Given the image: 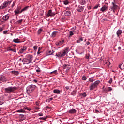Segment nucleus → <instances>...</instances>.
Listing matches in <instances>:
<instances>
[{
	"label": "nucleus",
	"instance_id": "f257e3e1",
	"mask_svg": "<svg viewBox=\"0 0 124 124\" xmlns=\"http://www.w3.org/2000/svg\"><path fill=\"white\" fill-rule=\"evenodd\" d=\"M67 53H68V48H66L62 51H60V52L57 53L56 57H58V58L64 57V56H65Z\"/></svg>",
	"mask_w": 124,
	"mask_h": 124
},
{
	"label": "nucleus",
	"instance_id": "f03ea898",
	"mask_svg": "<svg viewBox=\"0 0 124 124\" xmlns=\"http://www.w3.org/2000/svg\"><path fill=\"white\" fill-rule=\"evenodd\" d=\"M100 84V81L97 80L95 81L94 83H92L90 86L89 87V89L90 91H93V90H94L96 87L98 86Z\"/></svg>",
	"mask_w": 124,
	"mask_h": 124
},
{
	"label": "nucleus",
	"instance_id": "7ed1b4c3",
	"mask_svg": "<svg viewBox=\"0 0 124 124\" xmlns=\"http://www.w3.org/2000/svg\"><path fill=\"white\" fill-rule=\"evenodd\" d=\"M36 87V86L34 85H29L26 88L27 93H31L34 91V89H35Z\"/></svg>",
	"mask_w": 124,
	"mask_h": 124
},
{
	"label": "nucleus",
	"instance_id": "20e7f679",
	"mask_svg": "<svg viewBox=\"0 0 124 124\" xmlns=\"http://www.w3.org/2000/svg\"><path fill=\"white\" fill-rule=\"evenodd\" d=\"M12 2V0H7L5 1L1 6H0V9H4V8H6L7 6H8L9 4H10Z\"/></svg>",
	"mask_w": 124,
	"mask_h": 124
},
{
	"label": "nucleus",
	"instance_id": "39448f33",
	"mask_svg": "<svg viewBox=\"0 0 124 124\" xmlns=\"http://www.w3.org/2000/svg\"><path fill=\"white\" fill-rule=\"evenodd\" d=\"M16 89L15 87H8L5 89V91L6 93H11V92H14Z\"/></svg>",
	"mask_w": 124,
	"mask_h": 124
},
{
	"label": "nucleus",
	"instance_id": "423d86ee",
	"mask_svg": "<svg viewBox=\"0 0 124 124\" xmlns=\"http://www.w3.org/2000/svg\"><path fill=\"white\" fill-rule=\"evenodd\" d=\"M114 1L112 2L111 4L112 6H111L110 8L112 9V10H115V9H117L118 8V5L116 4V1L115 0H113Z\"/></svg>",
	"mask_w": 124,
	"mask_h": 124
},
{
	"label": "nucleus",
	"instance_id": "0eeeda50",
	"mask_svg": "<svg viewBox=\"0 0 124 124\" xmlns=\"http://www.w3.org/2000/svg\"><path fill=\"white\" fill-rule=\"evenodd\" d=\"M55 14H55V13L52 12L51 10H49L48 11L47 16V17H54V16H55Z\"/></svg>",
	"mask_w": 124,
	"mask_h": 124
},
{
	"label": "nucleus",
	"instance_id": "6e6552de",
	"mask_svg": "<svg viewBox=\"0 0 124 124\" xmlns=\"http://www.w3.org/2000/svg\"><path fill=\"white\" fill-rule=\"evenodd\" d=\"M22 62H23V64H30V63L31 62L30 60L27 59V58H24L22 60Z\"/></svg>",
	"mask_w": 124,
	"mask_h": 124
},
{
	"label": "nucleus",
	"instance_id": "1a4fd4ad",
	"mask_svg": "<svg viewBox=\"0 0 124 124\" xmlns=\"http://www.w3.org/2000/svg\"><path fill=\"white\" fill-rule=\"evenodd\" d=\"M107 10H108V6L105 5L102 6L100 9V11H102V12H105V11H107Z\"/></svg>",
	"mask_w": 124,
	"mask_h": 124
},
{
	"label": "nucleus",
	"instance_id": "9d476101",
	"mask_svg": "<svg viewBox=\"0 0 124 124\" xmlns=\"http://www.w3.org/2000/svg\"><path fill=\"white\" fill-rule=\"evenodd\" d=\"M64 15L65 16H67V17L70 16L71 15V11L70 10L65 11Z\"/></svg>",
	"mask_w": 124,
	"mask_h": 124
},
{
	"label": "nucleus",
	"instance_id": "9b49d317",
	"mask_svg": "<svg viewBox=\"0 0 124 124\" xmlns=\"http://www.w3.org/2000/svg\"><path fill=\"white\" fill-rule=\"evenodd\" d=\"M32 58H33V57L31 55L28 54L26 56V58L30 61V62L32 61Z\"/></svg>",
	"mask_w": 124,
	"mask_h": 124
},
{
	"label": "nucleus",
	"instance_id": "f8f14e48",
	"mask_svg": "<svg viewBox=\"0 0 124 124\" xmlns=\"http://www.w3.org/2000/svg\"><path fill=\"white\" fill-rule=\"evenodd\" d=\"M27 50V46H23L22 47H21L19 49L20 53H23V52H25Z\"/></svg>",
	"mask_w": 124,
	"mask_h": 124
},
{
	"label": "nucleus",
	"instance_id": "ddd939ff",
	"mask_svg": "<svg viewBox=\"0 0 124 124\" xmlns=\"http://www.w3.org/2000/svg\"><path fill=\"white\" fill-rule=\"evenodd\" d=\"M63 42H64V40H63L59 42H57L56 43V45H57V46H61L63 44Z\"/></svg>",
	"mask_w": 124,
	"mask_h": 124
},
{
	"label": "nucleus",
	"instance_id": "4468645a",
	"mask_svg": "<svg viewBox=\"0 0 124 124\" xmlns=\"http://www.w3.org/2000/svg\"><path fill=\"white\" fill-rule=\"evenodd\" d=\"M9 14H7L3 16L2 19L4 21H7L9 19Z\"/></svg>",
	"mask_w": 124,
	"mask_h": 124
},
{
	"label": "nucleus",
	"instance_id": "2eb2a0df",
	"mask_svg": "<svg viewBox=\"0 0 124 124\" xmlns=\"http://www.w3.org/2000/svg\"><path fill=\"white\" fill-rule=\"evenodd\" d=\"M77 11L78 12H82L83 10H84V7L82 6H79L78 8L77 9Z\"/></svg>",
	"mask_w": 124,
	"mask_h": 124
},
{
	"label": "nucleus",
	"instance_id": "dca6fc26",
	"mask_svg": "<svg viewBox=\"0 0 124 124\" xmlns=\"http://www.w3.org/2000/svg\"><path fill=\"white\" fill-rule=\"evenodd\" d=\"M0 81L5 82L6 81V78L3 75L0 76Z\"/></svg>",
	"mask_w": 124,
	"mask_h": 124
},
{
	"label": "nucleus",
	"instance_id": "f3484780",
	"mask_svg": "<svg viewBox=\"0 0 124 124\" xmlns=\"http://www.w3.org/2000/svg\"><path fill=\"white\" fill-rule=\"evenodd\" d=\"M79 2L82 5H84V4L87 3V0H79Z\"/></svg>",
	"mask_w": 124,
	"mask_h": 124
},
{
	"label": "nucleus",
	"instance_id": "a211bd4d",
	"mask_svg": "<svg viewBox=\"0 0 124 124\" xmlns=\"http://www.w3.org/2000/svg\"><path fill=\"white\" fill-rule=\"evenodd\" d=\"M69 113L70 114H75L76 113V110L75 108H72L69 110Z\"/></svg>",
	"mask_w": 124,
	"mask_h": 124
},
{
	"label": "nucleus",
	"instance_id": "6ab92c4d",
	"mask_svg": "<svg viewBox=\"0 0 124 124\" xmlns=\"http://www.w3.org/2000/svg\"><path fill=\"white\" fill-rule=\"evenodd\" d=\"M63 3L65 5H68L70 3V1L69 0H64Z\"/></svg>",
	"mask_w": 124,
	"mask_h": 124
},
{
	"label": "nucleus",
	"instance_id": "aec40b11",
	"mask_svg": "<svg viewBox=\"0 0 124 124\" xmlns=\"http://www.w3.org/2000/svg\"><path fill=\"white\" fill-rule=\"evenodd\" d=\"M13 42H15V43H21V41H20V39L18 38H15L13 40Z\"/></svg>",
	"mask_w": 124,
	"mask_h": 124
},
{
	"label": "nucleus",
	"instance_id": "412c9836",
	"mask_svg": "<svg viewBox=\"0 0 124 124\" xmlns=\"http://www.w3.org/2000/svg\"><path fill=\"white\" fill-rule=\"evenodd\" d=\"M54 93H62V91L59 89H54L53 90Z\"/></svg>",
	"mask_w": 124,
	"mask_h": 124
},
{
	"label": "nucleus",
	"instance_id": "4be33fe9",
	"mask_svg": "<svg viewBox=\"0 0 124 124\" xmlns=\"http://www.w3.org/2000/svg\"><path fill=\"white\" fill-rule=\"evenodd\" d=\"M30 6H27L25 7H24L23 9H22L21 11H20V13H22V12H23V11H26L27 10H28V9H29Z\"/></svg>",
	"mask_w": 124,
	"mask_h": 124
},
{
	"label": "nucleus",
	"instance_id": "5701e85b",
	"mask_svg": "<svg viewBox=\"0 0 124 124\" xmlns=\"http://www.w3.org/2000/svg\"><path fill=\"white\" fill-rule=\"evenodd\" d=\"M116 34H117L118 37H119V36H120V34H122V31L121 30L119 29L116 32Z\"/></svg>",
	"mask_w": 124,
	"mask_h": 124
},
{
	"label": "nucleus",
	"instance_id": "b1692460",
	"mask_svg": "<svg viewBox=\"0 0 124 124\" xmlns=\"http://www.w3.org/2000/svg\"><path fill=\"white\" fill-rule=\"evenodd\" d=\"M11 73L15 75H19V71H12Z\"/></svg>",
	"mask_w": 124,
	"mask_h": 124
},
{
	"label": "nucleus",
	"instance_id": "393cba45",
	"mask_svg": "<svg viewBox=\"0 0 124 124\" xmlns=\"http://www.w3.org/2000/svg\"><path fill=\"white\" fill-rule=\"evenodd\" d=\"M81 95H82V97H86L87 96V93L83 92L81 93Z\"/></svg>",
	"mask_w": 124,
	"mask_h": 124
},
{
	"label": "nucleus",
	"instance_id": "a878e982",
	"mask_svg": "<svg viewBox=\"0 0 124 124\" xmlns=\"http://www.w3.org/2000/svg\"><path fill=\"white\" fill-rule=\"evenodd\" d=\"M42 31H43V29H42V28L39 29V30H38V31H37L38 34H40V33H41V32H42Z\"/></svg>",
	"mask_w": 124,
	"mask_h": 124
},
{
	"label": "nucleus",
	"instance_id": "bb28decb",
	"mask_svg": "<svg viewBox=\"0 0 124 124\" xmlns=\"http://www.w3.org/2000/svg\"><path fill=\"white\" fill-rule=\"evenodd\" d=\"M17 113H25V111L24 110V109H21L19 110H17Z\"/></svg>",
	"mask_w": 124,
	"mask_h": 124
},
{
	"label": "nucleus",
	"instance_id": "cd10ccee",
	"mask_svg": "<svg viewBox=\"0 0 124 124\" xmlns=\"http://www.w3.org/2000/svg\"><path fill=\"white\" fill-rule=\"evenodd\" d=\"M105 64L106 65V66H110V61H107Z\"/></svg>",
	"mask_w": 124,
	"mask_h": 124
},
{
	"label": "nucleus",
	"instance_id": "c85d7f7f",
	"mask_svg": "<svg viewBox=\"0 0 124 124\" xmlns=\"http://www.w3.org/2000/svg\"><path fill=\"white\" fill-rule=\"evenodd\" d=\"M24 21L23 19H19V20L16 21V24H22V22Z\"/></svg>",
	"mask_w": 124,
	"mask_h": 124
},
{
	"label": "nucleus",
	"instance_id": "c756f323",
	"mask_svg": "<svg viewBox=\"0 0 124 124\" xmlns=\"http://www.w3.org/2000/svg\"><path fill=\"white\" fill-rule=\"evenodd\" d=\"M71 95H73L74 96V95H75V94H76V90L73 91L71 92Z\"/></svg>",
	"mask_w": 124,
	"mask_h": 124
},
{
	"label": "nucleus",
	"instance_id": "7c9ffc66",
	"mask_svg": "<svg viewBox=\"0 0 124 124\" xmlns=\"http://www.w3.org/2000/svg\"><path fill=\"white\" fill-rule=\"evenodd\" d=\"M89 82L93 83V82L94 81V79L93 78V77H91L89 78Z\"/></svg>",
	"mask_w": 124,
	"mask_h": 124
},
{
	"label": "nucleus",
	"instance_id": "2f4dec72",
	"mask_svg": "<svg viewBox=\"0 0 124 124\" xmlns=\"http://www.w3.org/2000/svg\"><path fill=\"white\" fill-rule=\"evenodd\" d=\"M54 53H55V52L53 50H52V51H49L48 52V54H48L47 56H50L51 55H53V54H54Z\"/></svg>",
	"mask_w": 124,
	"mask_h": 124
},
{
	"label": "nucleus",
	"instance_id": "473e14b6",
	"mask_svg": "<svg viewBox=\"0 0 124 124\" xmlns=\"http://www.w3.org/2000/svg\"><path fill=\"white\" fill-rule=\"evenodd\" d=\"M14 12L15 14H19V13H21V11H20L19 10H16L14 11Z\"/></svg>",
	"mask_w": 124,
	"mask_h": 124
},
{
	"label": "nucleus",
	"instance_id": "72a5a7b5",
	"mask_svg": "<svg viewBox=\"0 0 124 124\" xmlns=\"http://www.w3.org/2000/svg\"><path fill=\"white\" fill-rule=\"evenodd\" d=\"M8 31H9L8 30H5V31H3V34H7V33H8Z\"/></svg>",
	"mask_w": 124,
	"mask_h": 124
},
{
	"label": "nucleus",
	"instance_id": "f704fd0d",
	"mask_svg": "<svg viewBox=\"0 0 124 124\" xmlns=\"http://www.w3.org/2000/svg\"><path fill=\"white\" fill-rule=\"evenodd\" d=\"M39 120H46V119H47V117H40L39 118Z\"/></svg>",
	"mask_w": 124,
	"mask_h": 124
},
{
	"label": "nucleus",
	"instance_id": "c9c22d12",
	"mask_svg": "<svg viewBox=\"0 0 124 124\" xmlns=\"http://www.w3.org/2000/svg\"><path fill=\"white\" fill-rule=\"evenodd\" d=\"M82 80L83 81H86L87 80V77L86 76H83L82 78Z\"/></svg>",
	"mask_w": 124,
	"mask_h": 124
},
{
	"label": "nucleus",
	"instance_id": "e433bc0d",
	"mask_svg": "<svg viewBox=\"0 0 124 124\" xmlns=\"http://www.w3.org/2000/svg\"><path fill=\"white\" fill-rule=\"evenodd\" d=\"M73 32H74L73 31H70L69 36H72V35H73L74 34V33Z\"/></svg>",
	"mask_w": 124,
	"mask_h": 124
},
{
	"label": "nucleus",
	"instance_id": "4c0bfd02",
	"mask_svg": "<svg viewBox=\"0 0 124 124\" xmlns=\"http://www.w3.org/2000/svg\"><path fill=\"white\" fill-rule=\"evenodd\" d=\"M57 70H55L51 72H50V74H56V73H57Z\"/></svg>",
	"mask_w": 124,
	"mask_h": 124
},
{
	"label": "nucleus",
	"instance_id": "58836bf2",
	"mask_svg": "<svg viewBox=\"0 0 124 124\" xmlns=\"http://www.w3.org/2000/svg\"><path fill=\"white\" fill-rule=\"evenodd\" d=\"M112 82H113V79H112V78H110L108 81V83H109V84H111Z\"/></svg>",
	"mask_w": 124,
	"mask_h": 124
},
{
	"label": "nucleus",
	"instance_id": "ea45409f",
	"mask_svg": "<svg viewBox=\"0 0 124 124\" xmlns=\"http://www.w3.org/2000/svg\"><path fill=\"white\" fill-rule=\"evenodd\" d=\"M112 90H113V89H112V88H111V87H108V92H111V91H112Z\"/></svg>",
	"mask_w": 124,
	"mask_h": 124
},
{
	"label": "nucleus",
	"instance_id": "a19ab883",
	"mask_svg": "<svg viewBox=\"0 0 124 124\" xmlns=\"http://www.w3.org/2000/svg\"><path fill=\"white\" fill-rule=\"evenodd\" d=\"M3 31V27H1L0 26V32H2Z\"/></svg>",
	"mask_w": 124,
	"mask_h": 124
},
{
	"label": "nucleus",
	"instance_id": "79ce46f5",
	"mask_svg": "<svg viewBox=\"0 0 124 124\" xmlns=\"http://www.w3.org/2000/svg\"><path fill=\"white\" fill-rule=\"evenodd\" d=\"M15 4H16V2L14 1L12 5V7H14V6H15Z\"/></svg>",
	"mask_w": 124,
	"mask_h": 124
},
{
	"label": "nucleus",
	"instance_id": "37998d69",
	"mask_svg": "<svg viewBox=\"0 0 124 124\" xmlns=\"http://www.w3.org/2000/svg\"><path fill=\"white\" fill-rule=\"evenodd\" d=\"M10 51H12V52H14L15 53H16V49H10Z\"/></svg>",
	"mask_w": 124,
	"mask_h": 124
},
{
	"label": "nucleus",
	"instance_id": "c03bdc74",
	"mask_svg": "<svg viewBox=\"0 0 124 124\" xmlns=\"http://www.w3.org/2000/svg\"><path fill=\"white\" fill-rule=\"evenodd\" d=\"M56 32H53L52 36H56Z\"/></svg>",
	"mask_w": 124,
	"mask_h": 124
},
{
	"label": "nucleus",
	"instance_id": "a18cd8bd",
	"mask_svg": "<svg viewBox=\"0 0 124 124\" xmlns=\"http://www.w3.org/2000/svg\"><path fill=\"white\" fill-rule=\"evenodd\" d=\"M34 50H37V46H33Z\"/></svg>",
	"mask_w": 124,
	"mask_h": 124
},
{
	"label": "nucleus",
	"instance_id": "49530a36",
	"mask_svg": "<svg viewBox=\"0 0 124 124\" xmlns=\"http://www.w3.org/2000/svg\"><path fill=\"white\" fill-rule=\"evenodd\" d=\"M104 2H105V4H107V5L109 4V2H108L107 1H105V0Z\"/></svg>",
	"mask_w": 124,
	"mask_h": 124
},
{
	"label": "nucleus",
	"instance_id": "de8ad7c7",
	"mask_svg": "<svg viewBox=\"0 0 124 124\" xmlns=\"http://www.w3.org/2000/svg\"><path fill=\"white\" fill-rule=\"evenodd\" d=\"M2 104H3V101H0V105H2Z\"/></svg>",
	"mask_w": 124,
	"mask_h": 124
},
{
	"label": "nucleus",
	"instance_id": "09e8293b",
	"mask_svg": "<svg viewBox=\"0 0 124 124\" xmlns=\"http://www.w3.org/2000/svg\"><path fill=\"white\" fill-rule=\"evenodd\" d=\"M38 115H39V116H43V113H38Z\"/></svg>",
	"mask_w": 124,
	"mask_h": 124
},
{
	"label": "nucleus",
	"instance_id": "8fccbe9b",
	"mask_svg": "<svg viewBox=\"0 0 124 124\" xmlns=\"http://www.w3.org/2000/svg\"><path fill=\"white\" fill-rule=\"evenodd\" d=\"M67 66H69V65H66V64L64 65V67H65V68H66V67H67Z\"/></svg>",
	"mask_w": 124,
	"mask_h": 124
},
{
	"label": "nucleus",
	"instance_id": "3c124183",
	"mask_svg": "<svg viewBox=\"0 0 124 124\" xmlns=\"http://www.w3.org/2000/svg\"><path fill=\"white\" fill-rule=\"evenodd\" d=\"M65 89L66 90H69V86H66Z\"/></svg>",
	"mask_w": 124,
	"mask_h": 124
},
{
	"label": "nucleus",
	"instance_id": "603ef678",
	"mask_svg": "<svg viewBox=\"0 0 124 124\" xmlns=\"http://www.w3.org/2000/svg\"><path fill=\"white\" fill-rule=\"evenodd\" d=\"M36 72H37V73L40 72V69H37V70H36Z\"/></svg>",
	"mask_w": 124,
	"mask_h": 124
},
{
	"label": "nucleus",
	"instance_id": "864d4df0",
	"mask_svg": "<svg viewBox=\"0 0 124 124\" xmlns=\"http://www.w3.org/2000/svg\"><path fill=\"white\" fill-rule=\"evenodd\" d=\"M97 8H98V6H95L94 7V9H96Z\"/></svg>",
	"mask_w": 124,
	"mask_h": 124
},
{
	"label": "nucleus",
	"instance_id": "5fc2aeb1",
	"mask_svg": "<svg viewBox=\"0 0 124 124\" xmlns=\"http://www.w3.org/2000/svg\"><path fill=\"white\" fill-rule=\"evenodd\" d=\"M46 108H47V109H51V108H50L49 106H47L46 107Z\"/></svg>",
	"mask_w": 124,
	"mask_h": 124
},
{
	"label": "nucleus",
	"instance_id": "6e6d98bb",
	"mask_svg": "<svg viewBox=\"0 0 124 124\" xmlns=\"http://www.w3.org/2000/svg\"><path fill=\"white\" fill-rule=\"evenodd\" d=\"M86 44H87V45H90V42H86Z\"/></svg>",
	"mask_w": 124,
	"mask_h": 124
},
{
	"label": "nucleus",
	"instance_id": "4d7b16f0",
	"mask_svg": "<svg viewBox=\"0 0 124 124\" xmlns=\"http://www.w3.org/2000/svg\"><path fill=\"white\" fill-rule=\"evenodd\" d=\"M79 41H83V38H79Z\"/></svg>",
	"mask_w": 124,
	"mask_h": 124
},
{
	"label": "nucleus",
	"instance_id": "13d9d810",
	"mask_svg": "<svg viewBox=\"0 0 124 124\" xmlns=\"http://www.w3.org/2000/svg\"><path fill=\"white\" fill-rule=\"evenodd\" d=\"M118 50H121V49H122V48L121 47V46H119L118 47Z\"/></svg>",
	"mask_w": 124,
	"mask_h": 124
},
{
	"label": "nucleus",
	"instance_id": "bf43d9fd",
	"mask_svg": "<svg viewBox=\"0 0 124 124\" xmlns=\"http://www.w3.org/2000/svg\"><path fill=\"white\" fill-rule=\"evenodd\" d=\"M33 81L35 83H37V80L34 79Z\"/></svg>",
	"mask_w": 124,
	"mask_h": 124
},
{
	"label": "nucleus",
	"instance_id": "052dcab7",
	"mask_svg": "<svg viewBox=\"0 0 124 124\" xmlns=\"http://www.w3.org/2000/svg\"><path fill=\"white\" fill-rule=\"evenodd\" d=\"M23 60H22V58H19V62H22Z\"/></svg>",
	"mask_w": 124,
	"mask_h": 124
},
{
	"label": "nucleus",
	"instance_id": "680f3d73",
	"mask_svg": "<svg viewBox=\"0 0 124 124\" xmlns=\"http://www.w3.org/2000/svg\"><path fill=\"white\" fill-rule=\"evenodd\" d=\"M49 100H50V101L53 100V98H52V97H51V98H49Z\"/></svg>",
	"mask_w": 124,
	"mask_h": 124
},
{
	"label": "nucleus",
	"instance_id": "e2e57ef3",
	"mask_svg": "<svg viewBox=\"0 0 124 124\" xmlns=\"http://www.w3.org/2000/svg\"><path fill=\"white\" fill-rule=\"evenodd\" d=\"M77 42L78 43H80V41H79V40H77Z\"/></svg>",
	"mask_w": 124,
	"mask_h": 124
},
{
	"label": "nucleus",
	"instance_id": "0e129e2a",
	"mask_svg": "<svg viewBox=\"0 0 124 124\" xmlns=\"http://www.w3.org/2000/svg\"><path fill=\"white\" fill-rule=\"evenodd\" d=\"M121 65H119V68H120L121 69H122V68H121Z\"/></svg>",
	"mask_w": 124,
	"mask_h": 124
},
{
	"label": "nucleus",
	"instance_id": "69168bd1",
	"mask_svg": "<svg viewBox=\"0 0 124 124\" xmlns=\"http://www.w3.org/2000/svg\"><path fill=\"white\" fill-rule=\"evenodd\" d=\"M35 108H36V109H37L38 110H39V108H38V107H36Z\"/></svg>",
	"mask_w": 124,
	"mask_h": 124
},
{
	"label": "nucleus",
	"instance_id": "338daca9",
	"mask_svg": "<svg viewBox=\"0 0 124 124\" xmlns=\"http://www.w3.org/2000/svg\"><path fill=\"white\" fill-rule=\"evenodd\" d=\"M38 55H39V54H40V52H39V50L38 51Z\"/></svg>",
	"mask_w": 124,
	"mask_h": 124
},
{
	"label": "nucleus",
	"instance_id": "774afa93",
	"mask_svg": "<svg viewBox=\"0 0 124 124\" xmlns=\"http://www.w3.org/2000/svg\"><path fill=\"white\" fill-rule=\"evenodd\" d=\"M36 105H38L39 104H38V102H36Z\"/></svg>",
	"mask_w": 124,
	"mask_h": 124
}]
</instances>
